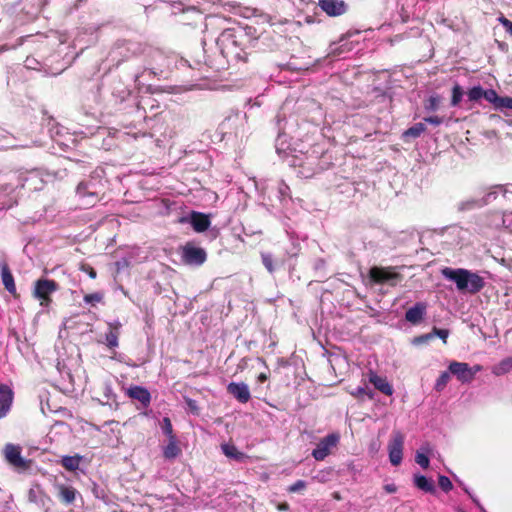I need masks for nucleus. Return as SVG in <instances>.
<instances>
[{"mask_svg": "<svg viewBox=\"0 0 512 512\" xmlns=\"http://www.w3.org/2000/svg\"><path fill=\"white\" fill-rule=\"evenodd\" d=\"M282 134L276 139V152L290 167H293L298 177L309 179L322 170L319 165V153L315 150L289 154L283 148Z\"/></svg>", "mask_w": 512, "mask_h": 512, "instance_id": "f257e3e1", "label": "nucleus"}, {"mask_svg": "<svg viewBox=\"0 0 512 512\" xmlns=\"http://www.w3.org/2000/svg\"><path fill=\"white\" fill-rule=\"evenodd\" d=\"M251 42L241 29L229 28L224 30L216 39V45L221 55L228 62H246L248 53L247 43Z\"/></svg>", "mask_w": 512, "mask_h": 512, "instance_id": "f03ea898", "label": "nucleus"}, {"mask_svg": "<svg viewBox=\"0 0 512 512\" xmlns=\"http://www.w3.org/2000/svg\"><path fill=\"white\" fill-rule=\"evenodd\" d=\"M441 275L446 280L454 282L457 290L461 293L474 295L485 286L484 278L468 269L445 267L441 270Z\"/></svg>", "mask_w": 512, "mask_h": 512, "instance_id": "7ed1b4c3", "label": "nucleus"}, {"mask_svg": "<svg viewBox=\"0 0 512 512\" xmlns=\"http://www.w3.org/2000/svg\"><path fill=\"white\" fill-rule=\"evenodd\" d=\"M102 191L101 180L91 176L81 181L76 187V194L84 200L85 205H94Z\"/></svg>", "mask_w": 512, "mask_h": 512, "instance_id": "20e7f679", "label": "nucleus"}, {"mask_svg": "<svg viewBox=\"0 0 512 512\" xmlns=\"http://www.w3.org/2000/svg\"><path fill=\"white\" fill-rule=\"evenodd\" d=\"M59 289V285L54 280L40 278L34 284L33 296L40 301L42 307H47L51 303V294Z\"/></svg>", "mask_w": 512, "mask_h": 512, "instance_id": "39448f33", "label": "nucleus"}, {"mask_svg": "<svg viewBox=\"0 0 512 512\" xmlns=\"http://www.w3.org/2000/svg\"><path fill=\"white\" fill-rule=\"evenodd\" d=\"M4 456L6 461L16 470L22 472L31 468L32 460L21 456V447L8 443L4 447Z\"/></svg>", "mask_w": 512, "mask_h": 512, "instance_id": "423d86ee", "label": "nucleus"}, {"mask_svg": "<svg viewBox=\"0 0 512 512\" xmlns=\"http://www.w3.org/2000/svg\"><path fill=\"white\" fill-rule=\"evenodd\" d=\"M369 277L375 283L390 286H396L402 280V276L392 267H372L369 270Z\"/></svg>", "mask_w": 512, "mask_h": 512, "instance_id": "0eeeda50", "label": "nucleus"}, {"mask_svg": "<svg viewBox=\"0 0 512 512\" xmlns=\"http://www.w3.org/2000/svg\"><path fill=\"white\" fill-rule=\"evenodd\" d=\"M182 260L185 264L191 266H201L207 259L206 251L188 242L182 247Z\"/></svg>", "mask_w": 512, "mask_h": 512, "instance_id": "6e6552de", "label": "nucleus"}, {"mask_svg": "<svg viewBox=\"0 0 512 512\" xmlns=\"http://www.w3.org/2000/svg\"><path fill=\"white\" fill-rule=\"evenodd\" d=\"M404 435L400 431H394L388 443L389 460L393 466L401 464L403 459Z\"/></svg>", "mask_w": 512, "mask_h": 512, "instance_id": "1a4fd4ad", "label": "nucleus"}, {"mask_svg": "<svg viewBox=\"0 0 512 512\" xmlns=\"http://www.w3.org/2000/svg\"><path fill=\"white\" fill-rule=\"evenodd\" d=\"M339 442L338 434H329L325 436L317 444L316 448L312 451V456L317 461L324 460L331 452V449L336 447Z\"/></svg>", "mask_w": 512, "mask_h": 512, "instance_id": "9d476101", "label": "nucleus"}, {"mask_svg": "<svg viewBox=\"0 0 512 512\" xmlns=\"http://www.w3.org/2000/svg\"><path fill=\"white\" fill-rule=\"evenodd\" d=\"M449 372L454 375L461 383H471V371L470 366L466 362L452 361L448 366Z\"/></svg>", "mask_w": 512, "mask_h": 512, "instance_id": "9b49d317", "label": "nucleus"}, {"mask_svg": "<svg viewBox=\"0 0 512 512\" xmlns=\"http://www.w3.org/2000/svg\"><path fill=\"white\" fill-rule=\"evenodd\" d=\"M227 391L240 403H247L251 398L249 387L244 382L229 383Z\"/></svg>", "mask_w": 512, "mask_h": 512, "instance_id": "f8f14e48", "label": "nucleus"}, {"mask_svg": "<svg viewBox=\"0 0 512 512\" xmlns=\"http://www.w3.org/2000/svg\"><path fill=\"white\" fill-rule=\"evenodd\" d=\"M320 8L329 16L336 17L344 14L347 5L342 0H319Z\"/></svg>", "mask_w": 512, "mask_h": 512, "instance_id": "ddd939ff", "label": "nucleus"}, {"mask_svg": "<svg viewBox=\"0 0 512 512\" xmlns=\"http://www.w3.org/2000/svg\"><path fill=\"white\" fill-rule=\"evenodd\" d=\"M14 393L6 384H0V419L4 418L11 409Z\"/></svg>", "mask_w": 512, "mask_h": 512, "instance_id": "4468645a", "label": "nucleus"}, {"mask_svg": "<svg viewBox=\"0 0 512 512\" xmlns=\"http://www.w3.org/2000/svg\"><path fill=\"white\" fill-rule=\"evenodd\" d=\"M55 489L57 490V496L59 500L65 505L73 504L77 495H79L75 488L65 484L57 483L55 484Z\"/></svg>", "mask_w": 512, "mask_h": 512, "instance_id": "2eb2a0df", "label": "nucleus"}, {"mask_svg": "<svg viewBox=\"0 0 512 512\" xmlns=\"http://www.w3.org/2000/svg\"><path fill=\"white\" fill-rule=\"evenodd\" d=\"M427 304L425 302H417L413 307L409 308L405 313L406 321L417 324L425 316Z\"/></svg>", "mask_w": 512, "mask_h": 512, "instance_id": "dca6fc26", "label": "nucleus"}, {"mask_svg": "<svg viewBox=\"0 0 512 512\" xmlns=\"http://www.w3.org/2000/svg\"><path fill=\"white\" fill-rule=\"evenodd\" d=\"M1 279L5 289L11 293L16 294V285L14 277L10 271V268L5 260L0 262Z\"/></svg>", "mask_w": 512, "mask_h": 512, "instance_id": "f3484780", "label": "nucleus"}, {"mask_svg": "<svg viewBox=\"0 0 512 512\" xmlns=\"http://www.w3.org/2000/svg\"><path fill=\"white\" fill-rule=\"evenodd\" d=\"M127 394L130 398L138 400L144 407H148L151 402L150 392L141 386H132L128 389Z\"/></svg>", "mask_w": 512, "mask_h": 512, "instance_id": "a211bd4d", "label": "nucleus"}, {"mask_svg": "<svg viewBox=\"0 0 512 512\" xmlns=\"http://www.w3.org/2000/svg\"><path fill=\"white\" fill-rule=\"evenodd\" d=\"M369 381L374 385V387L387 396H391L393 394V388L386 380V378L378 376L375 372L369 373Z\"/></svg>", "mask_w": 512, "mask_h": 512, "instance_id": "6ab92c4d", "label": "nucleus"}, {"mask_svg": "<svg viewBox=\"0 0 512 512\" xmlns=\"http://www.w3.org/2000/svg\"><path fill=\"white\" fill-rule=\"evenodd\" d=\"M508 192L506 186L503 185H494L488 188V190L483 192V196L480 197L481 202L483 203V207L492 203L494 200L497 199L499 194H502L503 196L506 195Z\"/></svg>", "mask_w": 512, "mask_h": 512, "instance_id": "aec40b11", "label": "nucleus"}, {"mask_svg": "<svg viewBox=\"0 0 512 512\" xmlns=\"http://www.w3.org/2000/svg\"><path fill=\"white\" fill-rule=\"evenodd\" d=\"M191 225L196 232H204L210 226V219L205 214L193 212L191 215Z\"/></svg>", "mask_w": 512, "mask_h": 512, "instance_id": "412c9836", "label": "nucleus"}, {"mask_svg": "<svg viewBox=\"0 0 512 512\" xmlns=\"http://www.w3.org/2000/svg\"><path fill=\"white\" fill-rule=\"evenodd\" d=\"M414 485L419 489L426 493L434 494L436 492V488L432 479L427 478L421 474L414 475Z\"/></svg>", "mask_w": 512, "mask_h": 512, "instance_id": "4be33fe9", "label": "nucleus"}, {"mask_svg": "<svg viewBox=\"0 0 512 512\" xmlns=\"http://www.w3.org/2000/svg\"><path fill=\"white\" fill-rule=\"evenodd\" d=\"M221 449L226 457L238 462H245L249 458L245 453L239 451L237 447L232 444H223Z\"/></svg>", "mask_w": 512, "mask_h": 512, "instance_id": "5701e85b", "label": "nucleus"}, {"mask_svg": "<svg viewBox=\"0 0 512 512\" xmlns=\"http://www.w3.org/2000/svg\"><path fill=\"white\" fill-rule=\"evenodd\" d=\"M177 438L168 439V444L163 448V456L166 460H173L181 454Z\"/></svg>", "mask_w": 512, "mask_h": 512, "instance_id": "b1692460", "label": "nucleus"}, {"mask_svg": "<svg viewBox=\"0 0 512 512\" xmlns=\"http://www.w3.org/2000/svg\"><path fill=\"white\" fill-rule=\"evenodd\" d=\"M483 203L484 202H481L480 197H470L466 200L460 201L457 205V209L460 212L471 211L474 209L482 208Z\"/></svg>", "mask_w": 512, "mask_h": 512, "instance_id": "393cba45", "label": "nucleus"}, {"mask_svg": "<svg viewBox=\"0 0 512 512\" xmlns=\"http://www.w3.org/2000/svg\"><path fill=\"white\" fill-rule=\"evenodd\" d=\"M430 452H431V447L428 443L422 445L420 447V449L416 452L415 461L423 469H427L429 467L430 461H429L428 454Z\"/></svg>", "mask_w": 512, "mask_h": 512, "instance_id": "a878e982", "label": "nucleus"}, {"mask_svg": "<svg viewBox=\"0 0 512 512\" xmlns=\"http://www.w3.org/2000/svg\"><path fill=\"white\" fill-rule=\"evenodd\" d=\"M512 370V357H507L501 360L498 364L492 367V373L495 376H502Z\"/></svg>", "mask_w": 512, "mask_h": 512, "instance_id": "bb28decb", "label": "nucleus"}, {"mask_svg": "<svg viewBox=\"0 0 512 512\" xmlns=\"http://www.w3.org/2000/svg\"><path fill=\"white\" fill-rule=\"evenodd\" d=\"M82 456H63L61 459V465L68 471H75L79 468Z\"/></svg>", "mask_w": 512, "mask_h": 512, "instance_id": "cd10ccee", "label": "nucleus"}, {"mask_svg": "<svg viewBox=\"0 0 512 512\" xmlns=\"http://www.w3.org/2000/svg\"><path fill=\"white\" fill-rule=\"evenodd\" d=\"M425 129H426V127H425L424 123L419 122V123L414 124L409 129H407L404 132L403 136L417 138L425 131Z\"/></svg>", "mask_w": 512, "mask_h": 512, "instance_id": "c85d7f7f", "label": "nucleus"}, {"mask_svg": "<svg viewBox=\"0 0 512 512\" xmlns=\"http://www.w3.org/2000/svg\"><path fill=\"white\" fill-rule=\"evenodd\" d=\"M450 374L449 370L440 374L434 385L435 391L442 392L444 390L450 380Z\"/></svg>", "mask_w": 512, "mask_h": 512, "instance_id": "c756f323", "label": "nucleus"}, {"mask_svg": "<svg viewBox=\"0 0 512 512\" xmlns=\"http://www.w3.org/2000/svg\"><path fill=\"white\" fill-rule=\"evenodd\" d=\"M44 493L42 492V490L40 489L39 486L35 487V488H31L28 492V499L30 502H33V503H36V504H43V498H44Z\"/></svg>", "mask_w": 512, "mask_h": 512, "instance_id": "7c9ffc66", "label": "nucleus"}, {"mask_svg": "<svg viewBox=\"0 0 512 512\" xmlns=\"http://www.w3.org/2000/svg\"><path fill=\"white\" fill-rule=\"evenodd\" d=\"M119 334H120L119 332L113 331V330H109L108 332L105 333V344L110 349L118 347Z\"/></svg>", "mask_w": 512, "mask_h": 512, "instance_id": "2f4dec72", "label": "nucleus"}, {"mask_svg": "<svg viewBox=\"0 0 512 512\" xmlns=\"http://www.w3.org/2000/svg\"><path fill=\"white\" fill-rule=\"evenodd\" d=\"M463 94H464V91H463L462 87L458 84L454 85V87L452 89L451 106H453V107L458 106L462 100Z\"/></svg>", "mask_w": 512, "mask_h": 512, "instance_id": "473e14b6", "label": "nucleus"}, {"mask_svg": "<svg viewBox=\"0 0 512 512\" xmlns=\"http://www.w3.org/2000/svg\"><path fill=\"white\" fill-rule=\"evenodd\" d=\"M483 98L486 99L488 102L492 103L495 108L497 109L498 104L500 102L501 97L498 96L495 90L493 89H487L483 91Z\"/></svg>", "mask_w": 512, "mask_h": 512, "instance_id": "72a5a7b5", "label": "nucleus"}, {"mask_svg": "<svg viewBox=\"0 0 512 512\" xmlns=\"http://www.w3.org/2000/svg\"><path fill=\"white\" fill-rule=\"evenodd\" d=\"M161 429L163 433L168 437V439L176 438V435L173 433L171 420L168 417L163 418Z\"/></svg>", "mask_w": 512, "mask_h": 512, "instance_id": "f704fd0d", "label": "nucleus"}, {"mask_svg": "<svg viewBox=\"0 0 512 512\" xmlns=\"http://www.w3.org/2000/svg\"><path fill=\"white\" fill-rule=\"evenodd\" d=\"M483 91L484 89L481 86L472 87L467 93L468 100L472 102L480 100L483 98Z\"/></svg>", "mask_w": 512, "mask_h": 512, "instance_id": "c9c22d12", "label": "nucleus"}, {"mask_svg": "<svg viewBox=\"0 0 512 512\" xmlns=\"http://www.w3.org/2000/svg\"><path fill=\"white\" fill-rule=\"evenodd\" d=\"M18 178V184L15 185V188L17 187H25L27 184H29L30 182H34L36 181L38 178H37V175L33 172L29 173L28 176H26L25 178H22L20 176H17ZM10 185V188L13 189L14 188V185L12 183L9 184Z\"/></svg>", "mask_w": 512, "mask_h": 512, "instance_id": "e433bc0d", "label": "nucleus"}, {"mask_svg": "<svg viewBox=\"0 0 512 512\" xmlns=\"http://www.w3.org/2000/svg\"><path fill=\"white\" fill-rule=\"evenodd\" d=\"M440 98L437 95L430 96L425 102L424 108L426 111H436L439 107Z\"/></svg>", "mask_w": 512, "mask_h": 512, "instance_id": "4c0bfd02", "label": "nucleus"}, {"mask_svg": "<svg viewBox=\"0 0 512 512\" xmlns=\"http://www.w3.org/2000/svg\"><path fill=\"white\" fill-rule=\"evenodd\" d=\"M277 190L279 194V199L281 201H284L286 198L290 197V188L284 181H280L278 183Z\"/></svg>", "mask_w": 512, "mask_h": 512, "instance_id": "58836bf2", "label": "nucleus"}, {"mask_svg": "<svg viewBox=\"0 0 512 512\" xmlns=\"http://www.w3.org/2000/svg\"><path fill=\"white\" fill-rule=\"evenodd\" d=\"M438 484H439V487L444 492H449L453 488V484H452L451 480L447 476H444V475H440L438 477Z\"/></svg>", "mask_w": 512, "mask_h": 512, "instance_id": "ea45409f", "label": "nucleus"}, {"mask_svg": "<svg viewBox=\"0 0 512 512\" xmlns=\"http://www.w3.org/2000/svg\"><path fill=\"white\" fill-rule=\"evenodd\" d=\"M261 258H262V263L263 265L265 266V268L270 272V273H273L275 268H274V265H273V259H272V255L269 254V253H262L261 254Z\"/></svg>", "mask_w": 512, "mask_h": 512, "instance_id": "a19ab883", "label": "nucleus"}, {"mask_svg": "<svg viewBox=\"0 0 512 512\" xmlns=\"http://www.w3.org/2000/svg\"><path fill=\"white\" fill-rule=\"evenodd\" d=\"M306 486L307 484L304 480H297L295 483H293L287 488V491L290 493L300 492L304 490Z\"/></svg>", "mask_w": 512, "mask_h": 512, "instance_id": "79ce46f5", "label": "nucleus"}, {"mask_svg": "<svg viewBox=\"0 0 512 512\" xmlns=\"http://www.w3.org/2000/svg\"><path fill=\"white\" fill-rule=\"evenodd\" d=\"M433 337L438 336L440 339L443 340L444 343H446V340L449 336V330L447 329H438L436 327L433 328L432 332Z\"/></svg>", "mask_w": 512, "mask_h": 512, "instance_id": "37998d69", "label": "nucleus"}, {"mask_svg": "<svg viewBox=\"0 0 512 512\" xmlns=\"http://www.w3.org/2000/svg\"><path fill=\"white\" fill-rule=\"evenodd\" d=\"M497 109L512 110V97H501Z\"/></svg>", "mask_w": 512, "mask_h": 512, "instance_id": "c03bdc74", "label": "nucleus"}, {"mask_svg": "<svg viewBox=\"0 0 512 512\" xmlns=\"http://www.w3.org/2000/svg\"><path fill=\"white\" fill-rule=\"evenodd\" d=\"M499 23L505 28V31L512 36V21L504 16L498 18Z\"/></svg>", "mask_w": 512, "mask_h": 512, "instance_id": "a18cd8bd", "label": "nucleus"}, {"mask_svg": "<svg viewBox=\"0 0 512 512\" xmlns=\"http://www.w3.org/2000/svg\"><path fill=\"white\" fill-rule=\"evenodd\" d=\"M464 491H465L466 494H468V496L471 498V500L477 506V508L479 509L480 512H487L486 509L479 502L478 498L471 493L469 488H464Z\"/></svg>", "mask_w": 512, "mask_h": 512, "instance_id": "49530a36", "label": "nucleus"}, {"mask_svg": "<svg viewBox=\"0 0 512 512\" xmlns=\"http://www.w3.org/2000/svg\"><path fill=\"white\" fill-rule=\"evenodd\" d=\"M367 393V387L358 386L350 392V394L358 399H363L364 394Z\"/></svg>", "mask_w": 512, "mask_h": 512, "instance_id": "de8ad7c7", "label": "nucleus"}, {"mask_svg": "<svg viewBox=\"0 0 512 512\" xmlns=\"http://www.w3.org/2000/svg\"><path fill=\"white\" fill-rule=\"evenodd\" d=\"M185 402H186V405L187 407L189 408V410L194 413V414H198L199 412V407H198V404H197V401L194 400V399H191V398H186L185 399Z\"/></svg>", "mask_w": 512, "mask_h": 512, "instance_id": "09e8293b", "label": "nucleus"}, {"mask_svg": "<svg viewBox=\"0 0 512 512\" xmlns=\"http://www.w3.org/2000/svg\"><path fill=\"white\" fill-rule=\"evenodd\" d=\"M101 300H102V295L99 293L88 294V295H85V297H84V301L86 303H96V302H100Z\"/></svg>", "mask_w": 512, "mask_h": 512, "instance_id": "8fccbe9b", "label": "nucleus"}, {"mask_svg": "<svg viewBox=\"0 0 512 512\" xmlns=\"http://www.w3.org/2000/svg\"><path fill=\"white\" fill-rule=\"evenodd\" d=\"M443 117L439 116H429L424 118V122L429 123L431 125L438 126L443 123Z\"/></svg>", "mask_w": 512, "mask_h": 512, "instance_id": "3c124183", "label": "nucleus"}, {"mask_svg": "<svg viewBox=\"0 0 512 512\" xmlns=\"http://www.w3.org/2000/svg\"><path fill=\"white\" fill-rule=\"evenodd\" d=\"M432 338H433V334L432 333H428V334L421 335V336L415 338L414 342L415 343H425V342H427L428 340H430Z\"/></svg>", "mask_w": 512, "mask_h": 512, "instance_id": "603ef678", "label": "nucleus"}, {"mask_svg": "<svg viewBox=\"0 0 512 512\" xmlns=\"http://www.w3.org/2000/svg\"><path fill=\"white\" fill-rule=\"evenodd\" d=\"M344 45L337 46L336 44L331 46L330 54L332 55H340L344 52Z\"/></svg>", "mask_w": 512, "mask_h": 512, "instance_id": "864d4df0", "label": "nucleus"}, {"mask_svg": "<svg viewBox=\"0 0 512 512\" xmlns=\"http://www.w3.org/2000/svg\"><path fill=\"white\" fill-rule=\"evenodd\" d=\"M108 326H109V330L117 331V332L120 333V329L122 327V324L120 323V321L115 320L113 322H109Z\"/></svg>", "mask_w": 512, "mask_h": 512, "instance_id": "5fc2aeb1", "label": "nucleus"}, {"mask_svg": "<svg viewBox=\"0 0 512 512\" xmlns=\"http://www.w3.org/2000/svg\"><path fill=\"white\" fill-rule=\"evenodd\" d=\"M326 262L322 258H318L314 263V268L317 271L323 270L325 268Z\"/></svg>", "mask_w": 512, "mask_h": 512, "instance_id": "6e6d98bb", "label": "nucleus"}, {"mask_svg": "<svg viewBox=\"0 0 512 512\" xmlns=\"http://www.w3.org/2000/svg\"><path fill=\"white\" fill-rule=\"evenodd\" d=\"M483 370V367L479 364H476L474 366H470V371H471V377H472V380H474L475 378V375L478 373V372H481Z\"/></svg>", "mask_w": 512, "mask_h": 512, "instance_id": "4d7b16f0", "label": "nucleus"}, {"mask_svg": "<svg viewBox=\"0 0 512 512\" xmlns=\"http://www.w3.org/2000/svg\"><path fill=\"white\" fill-rule=\"evenodd\" d=\"M36 64H38V61L34 58L27 57V59L25 60V65L28 68L36 69Z\"/></svg>", "mask_w": 512, "mask_h": 512, "instance_id": "13d9d810", "label": "nucleus"}, {"mask_svg": "<svg viewBox=\"0 0 512 512\" xmlns=\"http://www.w3.org/2000/svg\"><path fill=\"white\" fill-rule=\"evenodd\" d=\"M384 490L387 492V493H395L397 488L394 484H386L384 486Z\"/></svg>", "mask_w": 512, "mask_h": 512, "instance_id": "bf43d9fd", "label": "nucleus"}, {"mask_svg": "<svg viewBox=\"0 0 512 512\" xmlns=\"http://www.w3.org/2000/svg\"><path fill=\"white\" fill-rule=\"evenodd\" d=\"M278 509L280 511H287L289 509V504L284 502L278 505Z\"/></svg>", "mask_w": 512, "mask_h": 512, "instance_id": "052dcab7", "label": "nucleus"}, {"mask_svg": "<svg viewBox=\"0 0 512 512\" xmlns=\"http://www.w3.org/2000/svg\"><path fill=\"white\" fill-rule=\"evenodd\" d=\"M364 397H367L368 399H373L374 398V392L367 388V393L364 394Z\"/></svg>", "mask_w": 512, "mask_h": 512, "instance_id": "680f3d73", "label": "nucleus"}, {"mask_svg": "<svg viewBox=\"0 0 512 512\" xmlns=\"http://www.w3.org/2000/svg\"><path fill=\"white\" fill-rule=\"evenodd\" d=\"M267 380V375L264 374V373H261L259 376H258V381L259 382H265Z\"/></svg>", "mask_w": 512, "mask_h": 512, "instance_id": "e2e57ef3", "label": "nucleus"}, {"mask_svg": "<svg viewBox=\"0 0 512 512\" xmlns=\"http://www.w3.org/2000/svg\"><path fill=\"white\" fill-rule=\"evenodd\" d=\"M456 482L464 489V488H468L462 480H460L459 478H457L456 476H454Z\"/></svg>", "mask_w": 512, "mask_h": 512, "instance_id": "0e129e2a", "label": "nucleus"}, {"mask_svg": "<svg viewBox=\"0 0 512 512\" xmlns=\"http://www.w3.org/2000/svg\"><path fill=\"white\" fill-rule=\"evenodd\" d=\"M123 95L121 96V101L125 100V97L130 95V92L127 90L122 91Z\"/></svg>", "mask_w": 512, "mask_h": 512, "instance_id": "69168bd1", "label": "nucleus"}, {"mask_svg": "<svg viewBox=\"0 0 512 512\" xmlns=\"http://www.w3.org/2000/svg\"><path fill=\"white\" fill-rule=\"evenodd\" d=\"M89 276H90L91 278H95V277H96V272H95V270H94V269H92V268L90 269Z\"/></svg>", "mask_w": 512, "mask_h": 512, "instance_id": "338daca9", "label": "nucleus"}, {"mask_svg": "<svg viewBox=\"0 0 512 512\" xmlns=\"http://www.w3.org/2000/svg\"><path fill=\"white\" fill-rule=\"evenodd\" d=\"M150 100H151V97H148L147 99H143V100L141 101V103L146 104V102H147V101H150Z\"/></svg>", "mask_w": 512, "mask_h": 512, "instance_id": "774afa93", "label": "nucleus"}]
</instances>
